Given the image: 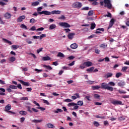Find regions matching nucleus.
<instances>
[{"label": "nucleus", "mask_w": 129, "mask_h": 129, "mask_svg": "<svg viewBox=\"0 0 129 129\" xmlns=\"http://www.w3.org/2000/svg\"><path fill=\"white\" fill-rule=\"evenodd\" d=\"M29 23H30V24H35V23H36V20L34 18H32L30 20Z\"/></svg>", "instance_id": "obj_35"}, {"label": "nucleus", "mask_w": 129, "mask_h": 129, "mask_svg": "<svg viewBox=\"0 0 129 129\" xmlns=\"http://www.w3.org/2000/svg\"><path fill=\"white\" fill-rule=\"evenodd\" d=\"M25 42L27 43V44H32V41L30 40V39L27 38L25 40Z\"/></svg>", "instance_id": "obj_41"}, {"label": "nucleus", "mask_w": 129, "mask_h": 129, "mask_svg": "<svg viewBox=\"0 0 129 129\" xmlns=\"http://www.w3.org/2000/svg\"><path fill=\"white\" fill-rule=\"evenodd\" d=\"M4 17L6 19H7V20H9V19H11V18H12V14L7 12L4 15Z\"/></svg>", "instance_id": "obj_11"}, {"label": "nucleus", "mask_w": 129, "mask_h": 129, "mask_svg": "<svg viewBox=\"0 0 129 129\" xmlns=\"http://www.w3.org/2000/svg\"><path fill=\"white\" fill-rule=\"evenodd\" d=\"M64 31H65L66 33H68L69 32H71V30L69 28H66L64 29Z\"/></svg>", "instance_id": "obj_61"}, {"label": "nucleus", "mask_w": 129, "mask_h": 129, "mask_svg": "<svg viewBox=\"0 0 129 129\" xmlns=\"http://www.w3.org/2000/svg\"><path fill=\"white\" fill-rule=\"evenodd\" d=\"M74 95L72 96V99L73 100H75V99H77V98H80V96H79V93H75L74 94ZM77 96V97H76Z\"/></svg>", "instance_id": "obj_13"}, {"label": "nucleus", "mask_w": 129, "mask_h": 129, "mask_svg": "<svg viewBox=\"0 0 129 129\" xmlns=\"http://www.w3.org/2000/svg\"><path fill=\"white\" fill-rule=\"evenodd\" d=\"M112 76V74L111 73H107L106 75L105 76V78H109V77H111Z\"/></svg>", "instance_id": "obj_33"}, {"label": "nucleus", "mask_w": 129, "mask_h": 129, "mask_svg": "<svg viewBox=\"0 0 129 129\" xmlns=\"http://www.w3.org/2000/svg\"><path fill=\"white\" fill-rule=\"evenodd\" d=\"M46 125L48 128H53V127H54V125L52 123H47Z\"/></svg>", "instance_id": "obj_30"}, {"label": "nucleus", "mask_w": 129, "mask_h": 129, "mask_svg": "<svg viewBox=\"0 0 129 129\" xmlns=\"http://www.w3.org/2000/svg\"><path fill=\"white\" fill-rule=\"evenodd\" d=\"M75 64V61H72L71 63L68 64V66H73Z\"/></svg>", "instance_id": "obj_62"}, {"label": "nucleus", "mask_w": 129, "mask_h": 129, "mask_svg": "<svg viewBox=\"0 0 129 129\" xmlns=\"http://www.w3.org/2000/svg\"><path fill=\"white\" fill-rule=\"evenodd\" d=\"M25 19H26V16L25 15L21 16L18 18L17 22L18 23L23 22V21H24V20H25Z\"/></svg>", "instance_id": "obj_6"}, {"label": "nucleus", "mask_w": 129, "mask_h": 129, "mask_svg": "<svg viewBox=\"0 0 129 129\" xmlns=\"http://www.w3.org/2000/svg\"><path fill=\"white\" fill-rule=\"evenodd\" d=\"M20 100H29V98L28 97H22L20 99Z\"/></svg>", "instance_id": "obj_49"}, {"label": "nucleus", "mask_w": 129, "mask_h": 129, "mask_svg": "<svg viewBox=\"0 0 129 129\" xmlns=\"http://www.w3.org/2000/svg\"><path fill=\"white\" fill-rule=\"evenodd\" d=\"M118 92H119V93H120V94H125V93H126V92L121 91L120 90H118Z\"/></svg>", "instance_id": "obj_42"}, {"label": "nucleus", "mask_w": 129, "mask_h": 129, "mask_svg": "<svg viewBox=\"0 0 129 129\" xmlns=\"http://www.w3.org/2000/svg\"><path fill=\"white\" fill-rule=\"evenodd\" d=\"M74 58H75V56H74V55H71L70 56H69L68 57V59L69 60H73V59H74Z\"/></svg>", "instance_id": "obj_55"}, {"label": "nucleus", "mask_w": 129, "mask_h": 129, "mask_svg": "<svg viewBox=\"0 0 129 129\" xmlns=\"http://www.w3.org/2000/svg\"><path fill=\"white\" fill-rule=\"evenodd\" d=\"M88 16H93V11L91 10L88 13Z\"/></svg>", "instance_id": "obj_48"}, {"label": "nucleus", "mask_w": 129, "mask_h": 129, "mask_svg": "<svg viewBox=\"0 0 129 129\" xmlns=\"http://www.w3.org/2000/svg\"><path fill=\"white\" fill-rule=\"evenodd\" d=\"M95 27H96V25L95 24V23L91 24V27H90L91 30H94V29L95 28Z\"/></svg>", "instance_id": "obj_25"}, {"label": "nucleus", "mask_w": 129, "mask_h": 129, "mask_svg": "<svg viewBox=\"0 0 129 129\" xmlns=\"http://www.w3.org/2000/svg\"><path fill=\"white\" fill-rule=\"evenodd\" d=\"M34 71L37 72V73H40V72H43V70H38V69H35Z\"/></svg>", "instance_id": "obj_47"}, {"label": "nucleus", "mask_w": 129, "mask_h": 129, "mask_svg": "<svg viewBox=\"0 0 129 129\" xmlns=\"http://www.w3.org/2000/svg\"><path fill=\"white\" fill-rule=\"evenodd\" d=\"M113 26V18H112L111 21H110L109 27H108V31L110 29V28H112Z\"/></svg>", "instance_id": "obj_15"}, {"label": "nucleus", "mask_w": 129, "mask_h": 129, "mask_svg": "<svg viewBox=\"0 0 129 129\" xmlns=\"http://www.w3.org/2000/svg\"><path fill=\"white\" fill-rule=\"evenodd\" d=\"M9 61L10 62H15L16 61V57L14 56H12L9 58Z\"/></svg>", "instance_id": "obj_29"}, {"label": "nucleus", "mask_w": 129, "mask_h": 129, "mask_svg": "<svg viewBox=\"0 0 129 129\" xmlns=\"http://www.w3.org/2000/svg\"><path fill=\"white\" fill-rule=\"evenodd\" d=\"M65 19H66V18L64 15H62L60 17H58V20H65Z\"/></svg>", "instance_id": "obj_50"}, {"label": "nucleus", "mask_w": 129, "mask_h": 129, "mask_svg": "<svg viewBox=\"0 0 129 129\" xmlns=\"http://www.w3.org/2000/svg\"><path fill=\"white\" fill-rule=\"evenodd\" d=\"M117 85L118 86L122 88L123 86H124V85H125V82L123 80L120 81L118 83Z\"/></svg>", "instance_id": "obj_9"}, {"label": "nucleus", "mask_w": 129, "mask_h": 129, "mask_svg": "<svg viewBox=\"0 0 129 129\" xmlns=\"http://www.w3.org/2000/svg\"><path fill=\"white\" fill-rule=\"evenodd\" d=\"M18 81L22 84V85H24V86H30V83L28 82H26L22 80H19Z\"/></svg>", "instance_id": "obj_7"}, {"label": "nucleus", "mask_w": 129, "mask_h": 129, "mask_svg": "<svg viewBox=\"0 0 129 129\" xmlns=\"http://www.w3.org/2000/svg\"><path fill=\"white\" fill-rule=\"evenodd\" d=\"M101 87L102 89H107L109 91H113V88L109 87L108 85L105 83H102L101 85Z\"/></svg>", "instance_id": "obj_3"}, {"label": "nucleus", "mask_w": 129, "mask_h": 129, "mask_svg": "<svg viewBox=\"0 0 129 129\" xmlns=\"http://www.w3.org/2000/svg\"><path fill=\"white\" fill-rule=\"evenodd\" d=\"M94 98H95L96 99H99V98H100V95L99 94H95L94 95Z\"/></svg>", "instance_id": "obj_32"}, {"label": "nucleus", "mask_w": 129, "mask_h": 129, "mask_svg": "<svg viewBox=\"0 0 129 129\" xmlns=\"http://www.w3.org/2000/svg\"><path fill=\"white\" fill-rule=\"evenodd\" d=\"M21 28L22 29H25L26 30H28V28H27V26H26L25 24H23L21 25Z\"/></svg>", "instance_id": "obj_39"}, {"label": "nucleus", "mask_w": 129, "mask_h": 129, "mask_svg": "<svg viewBox=\"0 0 129 129\" xmlns=\"http://www.w3.org/2000/svg\"><path fill=\"white\" fill-rule=\"evenodd\" d=\"M4 40L5 41V42H6V43H8V44H9V45H13V43L10 41L9 40L6 39H4Z\"/></svg>", "instance_id": "obj_37"}, {"label": "nucleus", "mask_w": 129, "mask_h": 129, "mask_svg": "<svg viewBox=\"0 0 129 129\" xmlns=\"http://www.w3.org/2000/svg\"><path fill=\"white\" fill-rule=\"evenodd\" d=\"M73 7L75 9H81L82 4L80 2H75L73 4Z\"/></svg>", "instance_id": "obj_4"}, {"label": "nucleus", "mask_w": 129, "mask_h": 129, "mask_svg": "<svg viewBox=\"0 0 129 129\" xmlns=\"http://www.w3.org/2000/svg\"><path fill=\"white\" fill-rule=\"evenodd\" d=\"M30 31H36V26H32L30 29Z\"/></svg>", "instance_id": "obj_58"}, {"label": "nucleus", "mask_w": 129, "mask_h": 129, "mask_svg": "<svg viewBox=\"0 0 129 129\" xmlns=\"http://www.w3.org/2000/svg\"><path fill=\"white\" fill-rule=\"evenodd\" d=\"M72 49H77L78 48V45L77 43H73L70 46Z\"/></svg>", "instance_id": "obj_16"}, {"label": "nucleus", "mask_w": 129, "mask_h": 129, "mask_svg": "<svg viewBox=\"0 0 129 129\" xmlns=\"http://www.w3.org/2000/svg\"><path fill=\"white\" fill-rule=\"evenodd\" d=\"M93 70H94V67H92L88 69H87V72H92L93 71Z\"/></svg>", "instance_id": "obj_26"}, {"label": "nucleus", "mask_w": 129, "mask_h": 129, "mask_svg": "<svg viewBox=\"0 0 129 129\" xmlns=\"http://www.w3.org/2000/svg\"><path fill=\"white\" fill-rule=\"evenodd\" d=\"M43 103H45V104H47V105H49L50 104V103H49V102L45 99L43 100Z\"/></svg>", "instance_id": "obj_54"}, {"label": "nucleus", "mask_w": 129, "mask_h": 129, "mask_svg": "<svg viewBox=\"0 0 129 129\" xmlns=\"http://www.w3.org/2000/svg\"><path fill=\"white\" fill-rule=\"evenodd\" d=\"M100 48H102V49H105V48H106V47H107V45H106L105 44H102L100 45Z\"/></svg>", "instance_id": "obj_36"}, {"label": "nucleus", "mask_w": 129, "mask_h": 129, "mask_svg": "<svg viewBox=\"0 0 129 129\" xmlns=\"http://www.w3.org/2000/svg\"><path fill=\"white\" fill-rule=\"evenodd\" d=\"M26 108H27V111L30 112V113H32L33 112V111L31 110V107L26 106Z\"/></svg>", "instance_id": "obj_40"}, {"label": "nucleus", "mask_w": 129, "mask_h": 129, "mask_svg": "<svg viewBox=\"0 0 129 129\" xmlns=\"http://www.w3.org/2000/svg\"><path fill=\"white\" fill-rule=\"evenodd\" d=\"M122 75V74L121 73H117L116 74L115 77L116 78H119Z\"/></svg>", "instance_id": "obj_31"}, {"label": "nucleus", "mask_w": 129, "mask_h": 129, "mask_svg": "<svg viewBox=\"0 0 129 129\" xmlns=\"http://www.w3.org/2000/svg\"><path fill=\"white\" fill-rule=\"evenodd\" d=\"M37 109H41L42 111H44V110H46V108H43V107H37Z\"/></svg>", "instance_id": "obj_52"}, {"label": "nucleus", "mask_w": 129, "mask_h": 129, "mask_svg": "<svg viewBox=\"0 0 129 129\" xmlns=\"http://www.w3.org/2000/svg\"><path fill=\"white\" fill-rule=\"evenodd\" d=\"M11 109H12V105H11V104H8L5 107V109L4 110L7 112H9V111H10V110H11Z\"/></svg>", "instance_id": "obj_10"}, {"label": "nucleus", "mask_w": 129, "mask_h": 129, "mask_svg": "<svg viewBox=\"0 0 129 129\" xmlns=\"http://www.w3.org/2000/svg\"><path fill=\"white\" fill-rule=\"evenodd\" d=\"M59 25L61 27H64V28H70L71 27V25L67 22H60L59 23Z\"/></svg>", "instance_id": "obj_5"}, {"label": "nucleus", "mask_w": 129, "mask_h": 129, "mask_svg": "<svg viewBox=\"0 0 129 129\" xmlns=\"http://www.w3.org/2000/svg\"><path fill=\"white\" fill-rule=\"evenodd\" d=\"M93 124H94L97 127H98V126H99L100 125L99 123L96 121H94L93 122Z\"/></svg>", "instance_id": "obj_38"}, {"label": "nucleus", "mask_w": 129, "mask_h": 129, "mask_svg": "<svg viewBox=\"0 0 129 129\" xmlns=\"http://www.w3.org/2000/svg\"><path fill=\"white\" fill-rule=\"evenodd\" d=\"M42 9H43V8L41 7H39L37 9V12H38V13L40 12Z\"/></svg>", "instance_id": "obj_59"}, {"label": "nucleus", "mask_w": 129, "mask_h": 129, "mask_svg": "<svg viewBox=\"0 0 129 129\" xmlns=\"http://www.w3.org/2000/svg\"><path fill=\"white\" fill-rule=\"evenodd\" d=\"M84 65H85L86 67H90V66H92L93 64L91 61H86L84 62Z\"/></svg>", "instance_id": "obj_14"}, {"label": "nucleus", "mask_w": 129, "mask_h": 129, "mask_svg": "<svg viewBox=\"0 0 129 129\" xmlns=\"http://www.w3.org/2000/svg\"><path fill=\"white\" fill-rule=\"evenodd\" d=\"M101 6H103L105 4L104 7H107L108 9H111V3H110V0H104L103 2H100Z\"/></svg>", "instance_id": "obj_2"}, {"label": "nucleus", "mask_w": 129, "mask_h": 129, "mask_svg": "<svg viewBox=\"0 0 129 129\" xmlns=\"http://www.w3.org/2000/svg\"><path fill=\"white\" fill-rule=\"evenodd\" d=\"M114 105H121L122 104V102L121 101L115 100L113 101Z\"/></svg>", "instance_id": "obj_12"}, {"label": "nucleus", "mask_w": 129, "mask_h": 129, "mask_svg": "<svg viewBox=\"0 0 129 129\" xmlns=\"http://www.w3.org/2000/svg\"><path fill=\"white\" fill-rule=\"evenodd\" d=\"M100 88V86H92V89L93 90H98Z\"/></svg>", "instance_id": "obj_20"}, {"label": "nucleus", "mask_w": 129, "mask_h": 129, "mask_svg": "<svg viewBox=\"0 0 129 129\" xmlns=\"http://www.w3.org/2000/svg\"><path fill=\"white\" fill-rule=\"evenodd\" d=\"M85 64H84V62L83 63V64H81L80 66V68L81 69H84V68H85Z\"/></svg>", "instance_id": "obj_51"}, {"label": "nucleus", "mask_w": 129, "mask_h": 129, "mask_svg": "<svg viewBox=\"0 0 129 129\" xmlns=\"http://www.w3.org/2000/svg\"><path fill=\"white\" fill-rule=\"evenodd\" d=\"M43 67L44 68H46V69H47V70H52V69H53V68H52L51 66H47L46 64H43Z\"/></svg>", "instance_id": "obj_18"}, {"label": "nucleus", "mask_w": 129, "mask_h": 129, "mask_svg": "<svg viewBox=\"0 0 129 129\" xmlns=\"http://www.w3.org/2000/svg\"><path fill=\"white\" fill-rule=\"evenodd\" d=\"M75 36V33H69L68 35V38L69 40H72Z\"/></svg>", "instance_id": "obj_8"}, {"label": "nucleus", "mask_w": 129, "mask_h": 129, "mask_svg": "<svg viewBox=\"0 0 129 129\" xmlns=\"http://www.w3.org/2000/svg\"><path fill=\"white\" fill-rule=\"evenodd\" d=\"M81 10L82 11H88V10H89V7H84L81 9Z\"/></svg>", "instance_id": "obj_43"}, {"label": "nucleus", "mask_w": 129, "mask_h": 129, "mask_svg": "<svg viewBox=\"0 0 129 129\" xmlns=\"http://www.w3.org/2000/svg\"><path fill=\"white\" fill-rule=\"evenodd\" d=\"M95 52L96 53V54H99V53L100 52V50L98 49H95Z\"/></svg>", "instance_id": "obj_64"}, {"label": "nucleus", "mask_w": 129, "mask_h": 129, "mask_svg": "<svg viewBox=\"0 0 129 129\" xmlns=\"http://www.w3.org/2000/svg\"><path fill=\"white\" fill-rule=\"evenodd\" d=\"M54 29H56V24H51L49 26V30H54Z\"/></svg>", "instance_id": "obj_19"}, {"label": "nucleus", "mask_w": 129, "mask_h": 129, "mask_svg": "<svg viewBox=\"0 0 129 129\" xmlns=\"http://www.w3.org/2000/svg\"><path fill=\"white\" fill-rule=\"evenodd\" d=\"M51 58L49 57V56H44L42 58L43 61H48V60H50Z\"/></svg>", "instance_id": "obj_22"}, {"label": "nucleus", "mask_w": 129, "mask_h": 129, "mask_svg": "<svg viewBox=\"0 0 129 129\" xmlns=\"http://www.w3.org/2000/svg\"><path fill=\"white\" fill-rule=\"evenodd\" d=\"M75 105H77V104L74 102L69 103L68 104V106H69V107H70V106H75Z\"/></svg>", "instance_id": "obj_24"}, {"label": "nucleus", "mask_w": 129, "mask_h": 129, "mask_svg": "<svg viewBox=\"0 0 129 129\" xmlns=\"http://www.w3.org/2000/svg\"><path fill=\"white\" fill-rule=\"evenodd\" d=\"M42 51H43V47H41L38 49L37 50V54H39V53H40V52H42Z\"/></svg>", "instance_id": "obj_57"}, {"label": "nucleus", "mask_w": 129, "mask_h": 129, "mask_svg": "<svg viewBox=\"0 0 129 129\" xmlns=\"http://www.w3.org/2000/svg\"><path fill=\"white\" fill-rule=\"evenodd\" d=\"M61 11L59 10H53L51 12L48 11H43L40 12H35L32 14V16L37 17L38 15H45V16H51V15H60Z\"/></svg>", "instance_id": "obj_1"}, {"label": "nucleus", "mask_w": 129, "mask_h": 129, "mask_svg": "<svg viewBox=\"0 0 129 129\" xmlns=\"http://www.w3.org/2000/svg\"><path fill=\"white\" fill-rule=\"evenodd\" d=\"M127 67H123L122 68L121 71H123V72H125V71H126V70H127Z\"/></svg>", "instance_id": "obj_46"}, {"label": "nucleus", "mask_w": 129, "mask_h": 129, "mask_svg": "<svg viewBox=\"0 0 129 129\" xmlns=\"http://www.w3.org/2000/svg\"><path fill=\"white\" fill-rule=\"evenodd\" d=\"M62 111L63 110L58 108L56 109V110L53 111V112H54V113H58L59 112H62Z\"/></svg>", "instance_id": "obj_27"}, {"label": "nucleus", "mask_w": 129, "mask_h": 129, "mask_svg": "<svg viewBox=\"0 0 129 129\" xmlns=\"http://www.w3.org/2000/svg\"><path fill=\"white\" fill-rule=\"evenodd\" d=\"M31 110L33 112H39V110L35 108H32Z\"/></svg>", "instance_id": "obj_56"}, {"label": "nucleus", "mask_w": 129, "mask_h": 129, "mask_svg": "<svg viewBox=\"0 0 129 129\" xmlns=\"http://www.w3.org/2000/svg\"><path fill=\"white\" fill-rule=\"evenodd\" d=\"M77 105H80V106H82V105H83V101H78Z\"/></svg>", "instance_id": "obj_34"}, {"label": "nucleus", "mask_w": 129, "mask_h": 129, "mask_svg": "<svg viewBox=\"0 0 129 129\" xmlns=\"http://www.w3.org/2000/svg\"><path fill=\"white\" fill-rule=\"evenodd\" d=\"M20 114H21L22 115H27V111H20L19 112Z\"/></svg>", "instance_id": "obj_28"}, {"label": "nucleus", "mask_w": 129, "mask_h": 129, "mask_svg": "<svg viewBox=\"0 0 129 129\" xmlns=\"http://www.w3.org/2000/svg\"><path fill=\"white\" fill-rule=\"evenodd\" d=\"M12 47L13 48V49H14V50H17V49L19 48V45H14L12 46Z\"/></svg>", "instance_id": "obj_45"}, {"label": "nucleus", "mask_w": 129, "mask_h": 129, "mask_svg": "<svg viewBox=\"0 0 129 129\" xmlns=\"http://www.w3.org/2000/svg\"><path fill=\"white\" fill-rule=\"evenodd\" d=\"M56 56L57 57H61L62 58H64V57H65V55L62 52H58Z\"/></svg>", "instance_id": "obj_23"}, {"label": "nucleus", "mask_w": 129, "mask_h": 129, "mask_svg": "<svg viewBox=\"0 0 129 129\" xmlns=\"http://www.w3.org/2000/svg\"><path fill=\"white\" fill-rule=\"evenodd\" d=\"M43 38H46V34H42L40 35V40H42V39H43Z\"/></svg>", "instance_id": "obj_44"}, {"label": "nucleus", "mask_w": 129, "mask_h": 129, "mask_svg": "<svg viewBox=\"0 0 129 129\" xmlns=\"http://www.w3.org/2000/svg\"><path fill=\"white\" fill-rule=\"evenodd\" d=\"M42 121H43L42 119H40V120L34 119V120H32V122H34V123H39L40 122H42Z\"/></svg>", "instance_id": "obj_21"}, {"label": "nucleus", "mask_w": 129, "mask_h": 129, "mask_svg": "<svg viewBox=\"0 0 129 129\" xmlns=\"http://www.w3.org/2000/svg\"><path fill=\"white\" fill-rule=\"evenodd\" d=\"M39 5H40V2L38 1L31 3L32 7H37V6H39Z\"/></svg>", "instance_id": "obj_17"}, {"label": "nucleus", "mask_w": 129, "mask_h": 129, "mask_svg": "<svg viewBox=\"0 0 129 129\" xmlns=\"http://www.w3.org/2000/svg\"><path fill=\"white\" fill-rule=\"evenodd\" d=\"M39 31H44V28L41 27L36 29V32H39Z\"/></svg>", "instance_id": "obj_63"}, {"label": "nucleus", "mask_w": 129, "mask_h": 129, "mask_svg": "<svg viewBox=\"0 0 129 129\" xmlns=\"http://www.w3.org/2000/svg\"><path fill=\"white\" fill-rule=\"evenodd\" d=\"M10 88L11 89H17V86L14 85H10L9 86Z\"/></svg>", "instance_id": "obj_53"}, {"label": "nucleus", "mask_w": 129, "mask_h": 129, "mask_svg": "<svg viewBox=\"0 0 129 129\" xmlns=\"http://www.w3.org/2000/svg\"><path fill=\"white\" fill-rule=\"evenodd\" d=\"M17 89L19 88V89H22V85H21V84H18V85L16 86Z\"/></svg>", "instance_id": "obj_60"}]
</instances>
